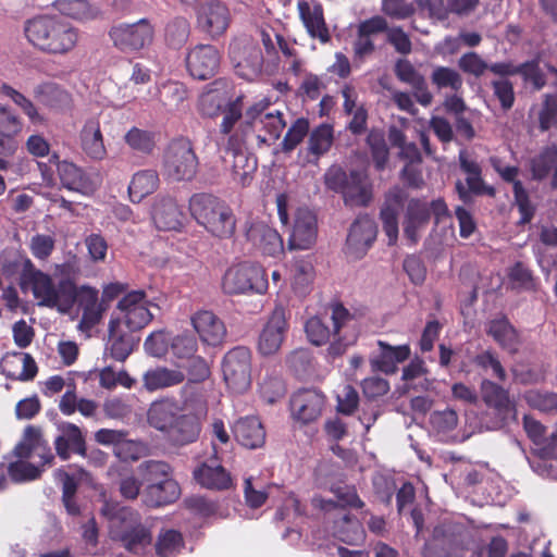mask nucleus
Wrapping results in <instances>:
<instances>
[{
    "label": "nucleus",
    "instance_id": "obj_45",
    "mask_svg": "<svg viewBox=\"0 0 557 557\" xmlns=\"http://www.w3.org/2000/svg\"><path fill=\"white\" fill-rule=\"evenodd\" d=\"M314 280V270L309 259H297L292 269V288L299 295L304 296L311 290Z\"/></svg>",
    "mask_w": 557,
    "mask_h": 557
},
{
    "label": "nucleus",
    "instance_id": "obj_13",
    "mask_svg": "<svg viewBox=\"0 0 557 557\" xmlns=\"http://www.w3.org/2000/svg\"><path fill=\"white\" fill-rule=\"evenodd\" d=\"M247 138L237 133L228 136L223 152V162L231 170L235 182L242 186L250 183L257 170V160L245 149Z\"/></svg>",
    "mask_w": 557,
    "mask_h": 557
},
{
    "label": "nucleus",
    "instance_id": "obj_5",
    "mask_svg": "<svg viewBox=\"0 0 557 557\" xmlns=\"http://www.w3.org/2000/svg\"><path fill=\"white\" fill-rule=\"evenodd\" d=\"M102 515L109 520L110 535L131 553L140 555L151 545L150 531L140 523L136 511L117 503H104Z\"/></svg>",
    "mask_w": 557,
    "mask_h": 557
},
{
    "label": "nucleus",
    "instance_id": "obj_15",
    "mask_svg": "<svg viewBox=\"0 0 557 557\" xmlns=\"http://www.w3.org/2000/svg\"><path fill=\"white\" fill-rule=\"evenodd\" d=\"M288 327L286 310L276 306L260 331L257 344L259 354L264 357L276 355L286 338Z\"/></svg>",
    "mask_w": 557,
    "mask_h": 557
},
{
    "label": "nucleus",
    "instance_id": "obj_4",
    "mask_svg": "<svg viewBox=\"0 0 557 557\" xmlns=\"http://www.w3.org/2000/svg\"><path fill=\"white\" fill-rule=\"evenodd\" d=\"M24 33L35 48L51 54H65L72 51L78 42L76 28L49 15L36 16L26 21Z\"/></svg>",
    "mask_w": 557,
    "mask_h": 557
},
{
    "label": "nucleus",
    "instance_id": "obj_63",
    "mask_svg": "<svg viewBox=\"0 0 557 557\" xmlns=\"http://www.w3.org/2000/svg\"><path fill=\"white\" fill-rule=\"evenodd\" d=\"M523 398L530 407L540 411L553 412L557 410V394L555 393L529 391Z\"/></svg>",
    "mask_w": 557,
    "mask_h": 557
},
{
    "label": "nucleus",
    "instance_id": "obj_1",
    "mask_svg": "<svg viewBox=\"0 0 557 557\" xmlns=\"http://www.w3.org/2000/svg\"><path fill=\"white\" fill-rule=\"evenodd\" d=\"M208 413L202 395L188 398L181 406L177 401L164 398L150 405L148 422L165 434L175 446H185L197 441L200 434V420Z\"/></svg>",
    "mask_w": 557,
    "mask_h": 557
},
{
    "label": "nucleus",
    "instance_id": "obj_24",
    "mask_svg": "<svg viewBox=\"0 0 557 557\" xmlns=\"http://www.w3.org/2000/svg\"><path fill=\"white\" fill-rule=\"evenodd\" d=\"M317 219L308 209H298L288 238V248L309 249L317 239Z\"/></svg>",
    "mask_w": 557,
    "mask_h": 557
},
{
    "label": "nucleus",
    "instance_id": "obj_14",
    "mask_svg": "<svg viewBox=\"0 0 557 557\" xmlns=\"http://www.w3.org/2000/svg\"><path fill=\"white\" fill-rule=\"evenodd\" d=\"M223 377L235 393L247 391L251 384V352L246 347L230 350L222 363Z\"/></svg>",
    "mask_w": 557,
    "mask_h": 557
},
{
    "label": "nucleus",
    "instance_id": "obj_39",
    "mask_svg": "<svg viewBox=\"0 0 557 557\" xmlns=\"http://www.w3.org/2000/svg\"><path fill=\"white\" fill-rule=\"evenodd\" d=\"M380 354L371 358V366L386 374L395 373L398 363L405 361L410 356L408 345L391 346L385 342L379 341Z\"/></svg>",
    "mask_w": 557,
    "mask_h": 557
},
{
    "label": "nucleus",
    "instance_id": "obj_40",
    "mask_svg": "<svg viewBox=\"0 0 557 557\" xmlns=\"http://www.w3.org/2000/svg\"><path fill=\"white\" fill-rule=\"evenodd\" d=\"M345 203L367 206L371 199V184L364 171H351L342 191Z\"/></svg>",
    "mask_w": 557,
    "mask_h": 557
},
{
    "label": "nucleus",
    "instance_id": "obj_10",
    "mask_svg": "<svg viewBox=\"0 0 557 557\" xmlns=\"http://www.w3.org/2000/svg\"><path fill=\"white\" fill-rule=\"evenodd\" d=\"M222 287L230 295L263 294L268 288V281L260 265L243 262L226 270Z\"/></svg>",
    "mask_w": 557,
    "mask_h": 557
},
{
    "label": "nucleus",
    "instance_id": "obj_33",
    "mask_svg": "<svg viewBox=\"0 0 557 557\" xmlns=\"http://www.w3.org/2000/svg\"><path fill=\"white\" fill-rule=\"evenodd\" d=\"M196 481L211 490H226L232 485L230 473L218 462V456L205 461L194 471Z\"/></svg>",
    "mask_w": 557,
    "mask_h": 557
},
{
    "label": "nucleus",
    "instance_id": "obj_55",
    "mask_svg": "<svg viewBox=\"0 0 557 557\" xmlns=\"http://www.w3.org/2000/svg\"><path fill=\"white\" fill-rule=\"evenodd\" d=\"M183 537L175 530H165L160 533L156 543V552L159 557H173L183 548Z\"/></svg>",
    "mask_w": 557,
    "mask_h": 557
},
{
    "label": "nucleus",
    "instance_id": "obj_20",
    "mask_svg": "<svg viewBox=\"0 0 557 557\" xmlns=\"http://www.w3.org/2000/svg\"><path fill=\"white\" fill-rule=\"evenodd\" d=\"M325 406V396L314 388L296 392L290 399L293 418L304 424L315 421Z\"/></svg>",
    "mask_w": 557,
    "mask_h": 557
},
{
    "label": "nucleus",
    "instance_id": "obj_9",
    "mask_svg": "<svg viewBox=\"0 0 557 557\" xmlns=\"http://www.w3.org/2000/svg\"><path fill=\"white\" fill-rule=\"evenodd\" d=\"M139 470L147 483V504L161 506L178 497V484L171 478V467L166 462L146 461L139 466Z\"/></svg>",
    "mask_w": 557,
    "mask_h": 557
},
{
    "label": "nucleus",
    "instance_id": "obj_62",
    "mask_svg": "<svg viewBox=\"0 0 557 557\" xmlns=\"http://www.w3.org/2000/svg\"><path fill=\"white\" fill-rule=\"evenodd\" d=\"M148 447L140 441L129 440L127 435L121 444L114 449V455L123 461H135L145 456Z\"/></svg>",
    "mask_w": 557,
    "mask_h": 557
},
{
    "label": "nucleus",
    "instance_id": "obj_7",
    "mask_svg": "<svg viewBox=\"0 0 557 557\" xmlns=\"http://www.w3.org/2000/svg\"><path fill=\"white\" fill-rule=\"evenodd\" d=\"M193 218L207 232L219 238L231 237L236 228L233 210L223 200L210 194H196L189 200Z\"/></svg>",
    "mask_w": 557,
    "mask_h": 557
},
{
    "label": "nucleus",
    "instance_id": "obj_23",
    "mask_svg": "<svg viewBox=\"0 0 557 557\" xmlns=\"http://www.w3.org/2000/svg\"><path fill=\"white\" fill-rule=\"evenodd\" d=\"M376 233V225L371 218H358L347 236L346 252L352 258H361L374 242Z\"/></svg>",
    "mask_w": 557,
    "mask_h": 557
},
{
    "label": "nucleus",
    "instance_id": "obj_41",
    "mask_svg": "<svg viewBox=\"0 0 557 557\" xmlns=\"http://www.w3.org/2000/svg\"><path fill=\"white\" fill-rule=\"evenodd\" d=\"M486 333L494 338V341L506 351L516 354L520 346V341L517 331L504 318H496L487 322Z\"/></svg>",
    "mask_w": 557,
    "mask_h": 557
},
{
    "label": "nucleus",
    "instance_id": "obj_49",
    "mask_svg": "<svg viewBox=\"0 0 557 557\" xmlns=\"http://www.w3.org/2000/svg\"><path fill=\"white\" fill-rule=\"evenodd\" d=\"M2 94L12 100V102L27 116L32 124L41 125L45 123L46 120L39 112L36 104L24 94L8 84H2Z\"/></svg>",
    "mask_w": 557,
    "mask_h": 557
},
{
    "label": "nucleus",
    "instance_id": "obj_44",
    "mask_svg": "<svg viewBox=\"0 0 557 557\" xmlns=\"http://www.w3.org/2000/svg\"><path fill=\"white\" fill-rule=\"evenodd\" d=\"M159 175L154 170H141L136 172L129 183L128 193L133 202H140L159 187Z\"/></svg>",
    "mask_w": 557,
    "mask_h": 557
},
{
    "label": "nucleus",
    "instance_id": "obj_12",
    "mask_svg": "<svg viewBox=\"0 0 557 557\" xmlns=\"http://www.w3.org/2000/svg\"><path fill=\"white\" fill-rule=\"evenodd\" d=\"M151 308L157 307L146 299L144 292H131L119 301L115 317L111 321L125 326L129 332H136L152 320Z\"/></svg>",
    "mask_w": 557,
    "mask_h": 557
},
{
    "label": "nucleus",
    "instance_id": "obj_60",
    "mask_svg": "<svg viewBox=\"0 0 557 557\" xmlns=\"http://www.w3.org/2000/svg\"><path fill=\"white\" fill-rule=\"evenodd\" d=\"M244 496L248 507L259 508L265 503L268 492L260 480L249 476L244 481Z\"/></svg>",
    "mask_w": 557,
    "mask_h": 557
},
{
    "label": "nucleus",
    "instance_id": "obj_34",
    "mask_svg": "<svg viewBox=\"0 0 557 557\" xmlns=\"http://www.w3.org/2000/svg\"><path fill=\"white\" fill-rule=\"evenodd\" d=\"M76 299H78L82 307L79 329L90 331L100 322L104 311L102 305L98 301V290L89 286H82L77 289Z\"/></svg>",
    "mask_w": 557,
    "mask_h": 557
},
{
    "label": "nucleus",
    "instance_id": "obj_51",
    "mask_svg": "<svg viewBox=\"0 0 557 557\" xmlns=\"http://www.w3.org/2000/svg\"><path fill=\"white\" fill-rule=\"evenodd\" d=\"M34 95L39 102L50 108H61L70 100L66 91L50 83L36 86Z\"/></svg>",
    "mask_w": 557,
    "mask_h": 557
},
{
    "label": "nucleus",
    "instance_id": "obj_22",
    "mask_svg": "<svg viewBox=\"0 0 557 557\" xmlns=\"http://www.w3.org/2000/svg\"><path fill=\"white\" fill-rule=\"evenodd\" d=\"M231 59L236 73L243 78L251 81L261 73L263 55L260 47L255 44L234 45Z\"/></svg>",
    "mask_w": 557,
    "mask_h": 557
},
{
    "label": "nucleus",
    "instance_id": "obj_47",
    "mask_svg": "<svg viewBox=\"0 0 557 557\" xmlns=\"http://www.w3.org/2000/svg\"><path fill=\"white\" fill-rule=\"evenodd\" d=\"M478 5L479 0H429L431 13L438 17H445L449 12L458 15H468Z\"/></svg>",
    "mask_w": 557,
    "mask_h": 557
},
{
    "label": "nucleus",
    "instance_id": "obj_21",
    "mask_svg": "<svg viewBox=\"0 0 557 557\" xmlns=\"http://www.w3.org/2000/svg\"><path fill=\"white\" fill-rule=\"evenodd\" d=\"M220 64V53L214 46L198 45L189 50L186 66L189 74L197 79H208Z\"/></svg>",
    "mask_w": 557,
    "mask_h": 557
},
{
    "label": "nucleus",
    "instance_id": "obj_19",
    "mask_svg": "<svg viewBox=\"0 0 557 557\" xmlns=\"http://www.w3.org/2000/svg\"><path fill=\"white\" fill-rule=\"evenodd\" d=\"M231 23L228 8L221 1L211 0L201 3L197 10L199 28L211 37L223 35Z\"/></svg>",
    "mask_w": 557,
    "mask_h": 557
},
{
    "label": "nucleus",
    "instance_id": "obj_61",
    "mask_svg": "<svg viewBox=\"0 0 557 557\" xmlns=\"http://www.w3.org/2000/svg\"><path fill=\"white\" fill-rule=\"evenodd\" d=\"M557 160V148L550 146L545 148L537 157L532 160V174L534 178L542 180L546 177Z\"/></svg>",
    "mask_w": 557,
    "mask_h": 557
},
{
    "label": "nucleus",
    "instance_id": "obj_18",
    "mask_svg": "<svg viewBox=\"0 0 557 557\" xmlns=\"http://www.w3.org/2000/svg\"><path fill=\"white\" fill-rule=\"evenodd\" d=\"M248 243L264 256L277 258L284 252V245L277 231L260 220H248L245 224Z\"/></svg>",
    "mask_w": 557,
    "mask_h": 557
},
{
    "label": "nucleus",
    "instance_id": "obj_8",
    "mask_svg": "<svg viewBox=\"0 0 557 557\" xmlns=\"http://www.w3.org/2000/svg\"><path fill=\"white\" fill-rule=\"evenodd\" d=\"M268 107L269 101L262 99L247 110L245 120L240 122L243 136L248 138L255 133L258 140L262 144H271L280 137L286 126V122L280 111L265 112Z\"/></svg>",
    "mask_w": 557,
    "mask_h": 557
},
{
    "label": "nucleus",
    "instance_id": "obj_26",
    "mask_svg": "<svg viewBox=\"0 0 557 557\" xmlns=\"http://www.w3.org/2000/svg\"><path fill=\"white\" fill-rule=\"evenodd\" d=\"M151 216L157 228L161 231H178L183 226L184 213L176 200L170 196L156 198Z\"/></svg>",
    "mask_w": 557,
    "mask_h": 557
},
{
    "label": "nucleus",
    "instance_id": "obj_38",
    "mask_svg": "<svg viewBox=\"0 0 557 557\" xmlns=\"http://www.w3.org/2000/svg\"><path fill=\"white\" fill-rule=\"evenodd\" d=\"M60 435L54 440L57 454L63 460L71 454L85 455V441L78 426L73 423H63L59 428Z\"/></svg>",
    "mask_w": 557,
    "mask_h": 557
},
{
    "label": "nucleus",
    "instance_id": "obj_46",
    "mask_svg": "<svg viewBox=\"0 0 557 557\" xmlns=\"http://www.w3.org/2000/svg\"><path fill=\"white\" fill-rule=\"evenodd\" d=\"M160 104L169 112L180 110L187 99L186 87L177 82H168L158 89Z\"/></svg>",
    "mask_w": 557,
    "mask_h": 557
},
{
    "label": "nucleus",
    "instance_id": "obj_58",
    "mask_svg": "<svg viewBox=\"0 0 557 557\" xmlns=\"http://www.w3.org/2000/svg\"><path fill=\"white\" fill-rule=\"evenodd\" d=\"M169 351L173 359L189 360L197 351V342L188 334L176 335L171 338Z\"/></svg>",
    "mask_w": 557,
    "mask_h": 557
},
{
    "label": "nucleus",
    "instance_id": "obj_32",
    "mask_svg": "<svg viewBox=\"0 0 557 557\" xmlns=\"http://www.w3.org/2000/svg\"><path fill=\"white\" fill-rule=\"evenodd\" d=\"M1 372L10 379L30 381L37 374V364L34 358L24 352L7 354L0 362Z\"/></svg>",
    "mask_w": 557,
    "mask_h": 557
},
{
    "label": "nucleus",
    "instance_id": "obj_6",
    "mask_svg": "<svg viewBox=\"0 0 557 557\" xmlns=\"http://www.w3.org/2000/svg\"><path fill=\"white\" fill-rule=\"evenodd\" d=\"M331 491L336 496L337 503L332 499H324L321 496H314L312 498L313 506L326 512L334 511L332 532L335 537L348 544L361 542L364 537L361 524L343 508L344 506H362L355 488L345 485L332 487Z\"/></svg>",
    "mask_w": 557,
    "mask_h": 557
},
{
    "label": "nucleus",
    "instance_id": "obj_48",
    "mask_svg": "<svg viewBox=\"0 0 557 557\" xmlns=\"http://www.w3.org/2000/svg\"><path fill=\"white\" fill-rule=\"evenodd\" d=\"M54 5L63 15L82 22L92 20L99 14L98 8L86 0H57Z\"/></svg>",
    "mask_w": 557,
    "mask_h": 557
},
{
    "label": "nucleus",
    "instance_id": "obj_2",
    "mask_svg": "<svg viewBox=\"0 0 557 557\" xmlns=\"http://www.w3.org/2000/svg\"><path fill=\"white\" fill-rule=\"evenodd\" d=\"M406 209L404 219V234L416 244L421 231L426 226L430 218L429 203L421 199H408L406 190L395 187L391 189L381 208L380 218L383 230L388 237V244L394 245L398 238V216Z\"/></svg>",
    "mask_w": 557,
    "mask_h": 557
},
{
    "label": "nucleus",
    "instance_id": "obj_54",
    "mask_svg": "<svg viewBox=\"0 0 557 557\" xmlns=\"http://www.w3.org/2000/svg\"><path fill=\"white\" fill-rule=\"evenodd\" d=\"M473 363L485 374L494 376L502 382L507 379L506 370L503 367L498 356L491 349H486L478 354L473 358Z\"/></svg>",
    "mask_w": 557,
    "mask_h": 557
},
{
    "label": "nucleus",
    "instance_id": "obj_25",
    "mask_svg": "<svg viewBox=\"0 0 557 557\" xmlns=\"http://www.w3.org/2000/svg\"><path fill=\"white\" fill-rule=\"evenodd\" d=\"M480 391L484 404L493 408L503 421L517 419L516 406L510 400L507 389L488 379H483Z\"/></svg>",
    "mask_w": 557,
    "mask_h": 557
},
{
    "label": "nucleus",
    "instance_id": "obj_27",
    "mask_svg": "<svg viewBox=\"0 0 557 557\" xmlns=\"http://www.w3.org/2000/svg\"><path fill=\"white\" fill-rule=\"evenodd\" d=\"M49 162L57 165L58 174L64 188L82 195H89L94 191L95 187L90 178L73 162L66 160L59 161V157L55 153L50 157Z\"/></svg>",
    "mask_w": 557,
    "mask_h": 557
},
{
    "label": "nucleus",
    "instance_id": "obj_64",
    "mask_svg": "<svg viewBox=\"0 0 557 557\" xmlns=\"http://www.w3.org/2000/svg\"><path fill=\"white\" fill-rule=\"evenodd\" d=\"M368 144L371 149L372 158L377 170L384 169L388 160V148L381 132L372 131L368 135Z\"/></svg>",
    "mask_w": 557,
    "mask_h": 557
},
{
    "label": "nucleus",
    "instance_id": "obj_30",
    "mask_svg": "<svg viewBox=\"0 0 557 557\" xmlns=\"http://www.w3.org/2000/svg\"><path fill=\"white\" fill-rule=\"evenodd\" d=\"M137 343L138 341L133 332H126L117 322L110 321L104 356H109L116 361H124L132 354Z\"/></svg>",
    "mask_w": 557,
    "mask_h": 557
},
{
    "label": "nucleus",
    "instance_id": "obj_16",
    "mask_svg": "<svg viewBox=\"0 0 557 557\" xmlns=\"http://www.w3.org/2000/svg\"><path fill=\"white\" fill-rule=\"evenodd\" d=\"M153 28L147 20L119 24L111 28L113 45L123 52L138 51L152 41Z\"/></svg>",
    "mask_w": 557,
    "mask_h": 557
},
{
    "label": "nucleus",
    "instance_id": "obj_37",
    "mask_svg": "<svg viewBox=\"0 0 557 557\" xmlns=\"http://www.w3.org/2000/svg\"><path fill=\"white\" fill-rule=\"evenodd\" d=\"M395 72L397 77L411 86L413 95L417 101L428 107L433 100V95L428 89L424 77L413 67V65L407 60H399L396 63Z\"/></svg>",
    "mask_w": 557,
    "mask_h": 557
},
{
    "label": "nucleus",
    "instance_id": "obj_50",
    "mask_svg": "<svg viewBox=\"0 0 557 557\" xmlns=\"http://www.w3.org/2000/svg\"><path fill=\"white\" fill-rule=\"evenodd\" d=\"M227 103V92L221 83H214V88L203 91L199 99L200 110L208 116L216 115Z\"/></svg>",
    "mask_w": 557,
    "mask_h": 557
},
{
    "label": "nucleus",
    "instance_id": "obj_28",
    "mask_svg": "<svg viewBox=\"0 0 557 557\" xmlns=\"http://www.w3.org/2000/svg\"><path fill=\"white\" fill-rule=\"evenodd\" d=\"M491 162L493 168L497 171L504 181L513 184L515 201L519 212L521 213L520 222H529L534 214V208L529 200V196L523 188L522 183L517 180L519 169L517 166L503 165L500 160L497 158H492Z\"/></svg>",
    "mask_w": 557,
    "mask_h": 557
},
{
    "label": "nucleus",
    "instance_id": "obj_3",
    "mask_svg": "<svg viewBox=\"0 0 557 557\" xmlns=\"http://www.w3.org/2000/svg\"><path fill=\"white\" fill-rule=\"evenodd\" d=\"M23 288H29L38 306L55 308L60 312H69L76 301L77 288L70 278H62L55 284L52 277L35 269L29 259L24 261L21 276Z\"/></svg>",
    "mask_w": 557,
    "mask_h": 557
},
{
    "label": "nucleus",
    "instance_id": "obj_43",
    "mask_svg": "<svg viewBox=\"0 0 557 557\" xmlns=\"http://www.w3.org/2000/svg\"><path fill=\"white\" fill-rule=\"evenodd\" d=\"M144 386L152 392L162 388L180 385L185 380V374L178 369H169L166 367H158L148 370L144 374Z\"/></svg>",
    "mask_w": 557,
    "mask_h": 557
},
{
    "label": "nucleus",
    "instance_id": "obj_52",
    "mask_svg": "<svg viewBox=\"0 0 557 557\" xmlns=\"http://www.w3.org/2000/svg\"><path fill=\"white\" fill-rule=\"evenodd\" d=\"M333 144V127L329 124H321L315 127L309 136V152L317 158L329 151Z\"/></svg>",
    "mask_w": 557,
    "mask_h": 557
},
{
    "label": "nucleus",
    "instance_id": "obj_56",
    "mask_svg": "<svg viewBox=\"0 0 557 557\" xmlns=\"http://www.w3.org/2000/svg\"><path fill=\"white\" fill-rule=\"evenodd\" d=\"M125 143L136 151L150 153L156 145L154 134L138 127L131 128L124 135Z\"/></svg>",
    "mask_w": 557,
    "mask_h": 557
},
{
    "label": "nucleus",
    "instance_id": "obj_31",
    "mask_svg": "<svg viewBox=\"0 0 557 557\" xmlns=\"http://www.w3.org/2000/svg\"><path fill=\"white\" fill-rule=\"evenodd\" d=\"M14 454L20 459H27L37 455L40 457L42 466L50 463L53 459L47 443L42 440L40 430L32 425L24 430L23 438L15 446Z\"/></svg>",
    "mask_w": 557,
    "mask_h": 557
},
{
    "label": "nucleus",
    "instance_id": "obj_17",
    "mask_svg": "<svg viewBox=\"0 0 557 557\" xmlns=\"http://www.w3.org/2000/svg\"><path fill=\"white\" fill-rule=\"evenodd\" d=\"M332 321L335 339L327 351L332 357L342 356L348 347L352 346L359 336L356 320L342 305L332 307Z\"/></svg>",
    "mask_w": 557,
    "mask_h": 557
},
{
    "label": "nucleus",
    "instance_id": "obj_42",
    "mask_svg": "<svg viewBox=\"0 0 557 557\" xmlns=\"http://www.w3.org/2000/svg\"><path fill=\"white\" fill-rule=\"evenodd\" d=\"M233 433L236 440L248 448L261 446L265 438L261 422L255 417L239 419L233 428Z\"/></svg>",
    "mask_w": 557,
    "mask_h": 557
},
{
    "label": "nucleus",
    "instance_id": "obj_35",
    "mask_svg": "<svg viewBox=\"0 0 557 557\" xmlns=\"http://www.w3.org/2000/svg\"><path fill=\"white\" fill-rule=\"evenodd\" d=\"M191 324L200 339L209 345L222 342L225 335L223 322L211 311L201 310L191 317Z\"/></svg>",
    "mask_w": 557,
    "mask_h": 557
},
{
    "label": "nucleus",
    "instance_id": "obj_36",
    "mask_svg": "<svg viewBox=\"0 0 557 557\" xmlns=\"http://www.w3.org/2000/svg\"><path fill=\"white\" fill-rule=\"evenodd\" d=\"M79 144L84 153L92 160L101 161L107 157L100 123L96 119L85 122L79 133Z\"/></svg>",
    "mask_w": 557,
    "mask_h": 557
},
{
    "label": "nucleus",
    "instance_id": "obj_59",
    "mask_svg": "<svg viewBox=\"0 0 557 557\" xmlns=\"http://www.w3.org/2000/svg\"><path fill=\"white\" fill-rule=\"evenodd\" d=\"M23 129V121L11 108L0 103V136L12 138Z\"/></svg>",
    "mask_w": 557,
    "mask_h": 557
},
{
    "label": "nucleus",
    "instance_id": "obj_53",
    "mask_svg": "<svg viewBox=\"0 0 557 557\" xmlns=\"http://www.w3.org/2000/svg\"><path fill=\"white\" fill-rule=\"evenodd\" d=\"M260 394L268 403H274L285 393V385L281 376L269 368L264 369V374L259 383Z\"/></svg>",
    "mask_w": 557,
    "mask_h": 557
},
{
    "label": "nucleus",
    "instance_id": "obj_29",
    "mask_svg": "<svg viewBox=\"0 0 557 557\" xmlns=\"http://www.w3.org/2000/svg\"><path fill=\"white\" fill-rule=\"evenodd\" d=\"M298 11L309 36L319 39L322 44L329 42L331 35L324 20L322 5L314 1H299Z\"/></svg>",
    "mask_w": 557,
    "mask_h": 557
},
{
    "label": "nucleus",
    "instance_id": "obj_11",
    "mask_svg": "<svg viewBox=\"0 0 557 557\" xmlns=\"http://www.w3.org/2000/svg\"><path fill=\"white\" fill-rule=\"evenodd\" d=\"M198 166L197 157L186 139L172 141L163 157V175L171 181L191 180Z\"/></svg>",
    "mask_w": 557,
    "mask_h": 557
},
{
    "label": "nucleus",
    "instance_id": "obj_57",
    "mask_svg": "<svg viewBox=\"0 0 557 557\" xmlns=\"http://www.w3.org/2000/svg\"><path fill=\"white\" fill-rule=\"evenodd\" d=\"M431 81L440 89L449 88L454 91H458L463 84L459 72L447 66H436L431 74Z\"/></svg>",
    "mask_w": 557,
    "mask_h": 557
}]
</instances>
